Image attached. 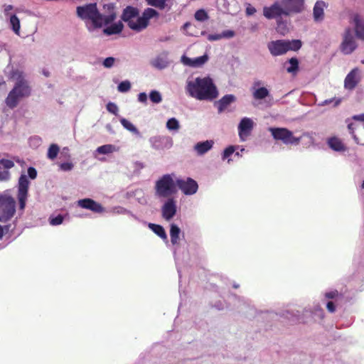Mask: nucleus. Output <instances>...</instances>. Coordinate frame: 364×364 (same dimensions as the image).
Here are the masks:
<instances>
[{
  "instance_id": "obj_1",
  "label": "nucleus",
  "mask_w": 364,
  "mask_h": 364,
  "mask_svg": "<svg viewBox=\"0 0 364 364\" xmlns=\"http://www.w3.org/2000/svg\"><path fill=\"white\" fill-rule=\"evenodd\" d=\"M104 9L107 10V15L101 14L95 3L77 6L76 11L77 16L81 19L90 20L95 28H101L103 24L107 25L114 21L117 16L113 4H105Z\"/></svg>"
},
{
  "instance_id": "obj_2",
  "label": "nucleus",
  "mask_w": 364,
  "mask_h": 364,
  "mask_svg": "<svg viewBox=\"0 0 364 364\" xmlns=\"http://www.w3.org/2000/svg\"><path fill=\"white\" fill-rule=\"evenodd\" d=\"M186 90L190 96L198 100L212 101L218 96V89L209 77H196L188 82Z\"/></svg>"
},
{
  "instance_id": "obj_3",
  "label": "nucleus",
  "mask_w": 364,
  "mask_h": 364,
  "mask_svg": "<svg viewBox=\"0 0 364 364\" xmlns=\"http://www.w3.org/2000/svg\"><path fill=\"white\" fill-rule=\"evenodd\" d=\"M302 42L300 40H277L269 42L267 48L273 56L285 54L289 50L296 51L301 48Z\"/></svg>"
},
{
  "instance_id": "obj_4",
  "label": "nucleus",
  "mask_w": 364,
  "mask_h": 364,
  "mask_svg": "<svg viewBox=\"0 0 364 364\" xmlns=\"http://www.w3.org/2000/svg\"><path fill=\"white\" fill-rule=\"evenodd\" d=\"M176 182L171 174L162 176L155 183V194L159 198H169L176 192Z\"/></svg>"
},
{
  "instance_id": "obj_5",
  "label": "nucleus",
  "mask_w": 364,
  "mask_h": 364,
  "mask_svg": "<svg viewBox=\"0 0 364 364\" xmlns=\"http://www.w3.org/2000/svg\"><path fill=\"white\" fill-rule=\"evenodd\" d=\"M12 77L16 80L14 87L11 90L22 99L27 98L31 95V87L23 76V72L16 70L12 73Z\"/></svg>"
},
{
  "instance_id": "obj_6",
  "label": "nucleus",
  "mask_w": 364,
  "mask_h": 364,
  "mask_svg": "<svg viewBox=\"0 0 364 364\" xmlns=\"http://www.w3.org/2000/svg\"><path fill=\"white\" fill-rule=\"evenodd\" d=\"M159 12L152 8L146 9L141 16H137V18L131 21L129 28L134 31L140 32L145 29L149 23V20L154 17H158Z\"/></svg>"
},
{
  "instance_id": "obj_7",
  "label": "nucleus",
  "mask_w": 364,
  "mask_h": 364,
  "mask_svg": "<svg viewBox=\"0 0 364 364\" xmlns=\"http://www.w3.org/2000/svg\"><path fill=\"white\" fill-rule=\"evenodd\" d=\"M16 212V201L10 196L0 195V221L10 220Z\"/></svg>"
},
{
  "instance_id": "obj_8",
  "label": "nucleus",
  "mask_w": 364,
  "mask_h": 364,
  "mask_svg": "<svg viewBox=\"0 0 364 364\" xmlns=\"http://www.w3.org/2000/svg\"><path fill=\"white\" fill-rule=\"evenodd\" d=\"M269 131L276 140H281L285 144H299L300 138L295 137L293 133L286 128H270Z\"/></svg>"
},
{
  "instance_id": "obj_9",
  "label": "nucleus",
  "mask_w": 364,
  "mask_h": 364,
  "mask_svg": "<svg viewBox=\"0 0 364 364\" xmlns=\"http://www.w3.org/2000/svg\"><path fill=\"white\" fill-rule=\"evenodd\" d=\"M263 15L267 19H276V21L283 16H289L282 2L278 1L274 2L269 6H264L263 8Z\"/></svg>"
},
{
  "instance_id": "obj_10",
  "label": "nucleus",
  "mask_w": 364,
  "mask_h": 364,
  "mask_svg": "<svg viewBox=\"0 0 364 364\" xmlns=\"http://www.w3.org/2000/svg\"><path fill=\"white\" fill-rule=\"evenodd\" d=\"M30 182L27 178V176L24 174H22L18 179V195L17 198L19 203L20 209H24L26 206V203L28 198V191Z\"/></svg>"
},
{
  "instance_id": "obj_11",
  "label": "nucleus",
  "mask_w": 364,
  "mask_h": 364,
  "mask_svg": "<svg viewBox=\"0 0 364 364\" xmlns=\"http://www.w3.org/2000/svg\"><path fill=\"white\" fill-rule=\"evenodd\" d=\"M176 184L185 195H193L198 188V183L189 177L186 179H177Z\"/></svg>"
},
{
  "instance_id": "obj_12",
  "label": "nucleus",
  "mask_w": 364,
  "mask_h": 364,
  "mask_svg": "<svg viewBox=\"0 0 364 364\" xmlns=\"http://www.w3.org/2000/svg\"><path fill=\"white\" fill-rule=\"evenodd\" d=\"M281 2L289 16L301 13L304 9V0H282Z\"/></svg>"
},
{
  "instance_id": "obj_13",
  "label": "nucleus",
  "mask_w": 364,
  "mask_h": 364,
  "mask_svg": "<svg viewBox=\"0 0 364 364\" xmlns=\"http://www.w3.org/2000/svg\"><path fill=\"white\" fill-rule=\"evenodd\" d=\"M176 201L173 198H167L166 201L161 207V214L163 218L168 221L172 219L176 213Z\"/></svg>"
},
{
  "instance_id": "obj_14",
  "label": "nucleus",
  "mask_w": 364,
  "mask_h": 364,
  "mask_svg": "<svg viewBox=\"0 0 364 364\" xmlns=\"http://www.w3.org/2000/svg\"><path fill=\"white\" fill-rule=\"evenodd\" d=\"M253 126L254 122L251 119L245 117L241 119L238 125V133L242 141H245L250 135Z\"/></svg>"
},
{
  "instance_id": "obj_15",
  "label": "nucleus",
  "mask_w": 364,
  "mask_h": 364,
  "mask_svg": "<svg viewBox=\"0 0 364 364\" xmlns=\"http://www.w3.org/2000/svg\"><path fill=\"white\" fill-rule=\"evenodd\" d=\"M360 71L358 68L353 69L346 77L344 87L347 90H353L360 81Z\"/></svg>"
},
{
  "instance_id": "obj_16",
  "label": "nucleus",
  "mask_w": 364,
  "mask_h": 364,
  "mask_svg": "<svg viewBox=\"0 0 364 364\" xmlns=\"http://www.w3.org/2000/svg\"><path fill=\"white\" fill-rule=\"evenodd\" d=\"M77 205L85 209L90 210L96 213L104 212L103 206L91 198H84L77 201Z\"/></svg>"
},
{
  "instance_id": "obj_17",
  "label": "nucleus",
  "mask_w": 364,
  "mask_h": 364,
  "mask_svg": "<svg viewBox=\"0 0 364 364\" xmlns=\"http://www.w3.org/2000/svg\"><path fill=\"white\" fill-rule=\"evenodd\" d=\"M357 45L352 36L350 30H347L341 44V50L344 54H350L356 48Z\"/></svg>"
},
{
  "instance_id": "obj_18",
  "label": "nucleus",
  "mask_w": 364,
  "mask_h": 364,
  "mask_svg": "<svg viewBox=\"0 0 364 364\" xmlns=\"http://www.w3.org/2000/svg\"><path fill=\"white\" fill-rule=\"evenodd\" d=\"M139 11L137 8L128 6L123 10L121 18L129 26L130 22L133 21L139 16Z\"/></svg>"
},
{
  "instance_id": "obj_19",
  "label": "nucleus",
  "mask_w": 364,
  "mask_h": 364,
  "mask_svg": "<svg viewBox=\"0 0 364 364\" xmlns=\"http://www.w3.org/2000/svg\"><path fill=\"white\" fill-rule=\"evenodd\" d=\"M208 60V56L204 55L194 59L190 58L185 55L182 56L181 61L182 63L190 67L197 68L203 65Z\"/></svg>"
},
{
  "instance_id": "obj_20",
  "label": "nucleus",
  "mask_w": 364,
  "mask_h": 364,
  "mask_svg": "<svg viewBox=\"0 0 364 364\" xmlns=\"http://www.w3.org/2000/svg\"><path fill=\"white\" fill-rule=\"evenodd\" d=\"M21 100L23 99L18 97L14 91L10 90L5 99V104L9 109H14L18 105Z\"/></svg>"
},
{
  "instance_id": "obj_21",
  "label": "nucleus",
  "mask_w": 364,
  "mask_h": 364,
  "mask_svg": "<svg viewBox=\"0 0 364 364\" xmlns=\"http://www.w3.org/2000/svg\"><path fill=\"white\" fill-rule=\"evenodd\" d=\"M151 64L154 68L161 70L166 68L168 65L166 53H162L156 56L151 60Z\"/></svg>"
},
{
  "instance_id": "obj_22",
  "label": "nucleus",
  "mask_w": 364,
  "mask_h": 364,
  "mask_svg": "<svg viewBox=\"0 0 364 364\" xmlns=\"http://www.w3.org/2000/svg\"><path fill=\"white\" fill-rule=\"evenodd\" d=\"M236 100V97L233 95H226L223 96L218 102V112H223L228 105L231 103L234 102Z\"/></svg>"
},
{
  "instance_id": "obj_23",
  "label": "nucleus",
  "mask_w": 364,
  "mask_h": 364,
  "mask_svg": "<svg viewBox=\"0 0 364 364\" xmlns=\"http://www.w3.org/2000/svg\"><path fill=\"white\" fill-rule=\"evenodd\" d=\"M328 145L331 149L336 151H345L346 150V146L342 141L336 136L328 139Z\"/></svg>"
},
{
  "instance_id": "obj_24",
  "label": "nucleus",
  "mask_w": 364,
  "mask_h": 364,
  "mask_svg": "<svg viewBox=\"0 0 364 364\" xmlns=\"http://www.w3.org/2000/svg\"><path fill=\"white\" fill-rule=\"evenodd\" d=\"M325 7V3L322 1H318L314 7L313 14L316 21H320L323 20L324 12L323 9Z\"/></svg>"
},
{
  "instance_id": "obj_25",
  "label": "nucleus",
  "mask_w": 364,
  "mask_h": 364,
  "mask_svg": "<svg viewBox=\"0 0 364 364\" xmlns=\"http://www.w3.org/2000/svg\"><path fill=\"white\" fill-rule=\"evenodd\" d=\"M354 21L356 36L364 40V21L358 15H356L354 17Z\"/></svg>"
},
{
  "instance_id": "obj_26",
  "label": "nucleus",
  "mask_w": 364,
  "mask_h": 364,
  "mask_svg": "<svg viewBox=\"0 0 364 364\" xmlns=\"http://www.w3.org/2000/svg\"><path fill=\"white\" fill-rule=\"evenodd\" d=\"M213 141L207 140L203 142L197 143L194 149L199 155H203L208 152L213 147Z\"/></svg>"
},
{
  "instance_id": "obj_27",
  "label": "nucleus",
  "mask_w": 364,
  "mask_h": 364,
  "mask_svg": "<svg viewBox=\"0 0 364 364\" xmlns=\"http://www.w3.org/2000/svg\"><path fill=\"white\" fill-rule=\"evenodd\" d=\"M124 28L123 23L119 21L116 23H113L111 26L104 29V33L107 35H113L119 33Z\"/></svg>"
},
{
  "instance_id": "obj_28",
  "label": "nucleus",
  "mask_w": 364,
  "mask_h": 364,
  "mask_svg": "<svg viewBox=\"0 0 364 364\" xmlns=\"http://www.w3.org/2000/svg\"><path fill=\"white\" fill-rule=\"evenodd\" d=\"M149 228L161 239L167 240V235L166 231L161 225L154 223H149Z\"/></svg>"
},
{
  "instance_id": "obj_29",
  "label": "nucleus",
  "mask_w": 364,
  "mask_h": 364,
  "mask_svg": "<svg viewBox=\"0 0 364 364\" xmlns=\"http://www.w3.org/2000/svg\"><path fill=\"white\" fill-rule=\"evenodd\" d=\"M289 65L287 68V73L296 75L299 71V60L296 58H291L288 60Z\"/></svg>"
},
{
  "instance_id": "obj_30",
  "label": "nucleus",
  "mask_w": 364,
  "mask_h": 364,
  "mask_svg": "<svg viewBox=\"0 0 364 364\" xmlns=\"http://www.w3.org/2000/svg\"><path fill=\"white\" fill-rule=\"evenodd\" d=\"M180 232H181V230L176 225H175V224L171 225L170 237H171V242L173 245H176L178 243Z\"/></svg>"
},
{
  "instance_id": "obj_31",
  "label": "nucleus",
  "mask_w": 364,
  "mask_h": 364,
  "mask_svg": "<svg viewBox=\"0 0 364 364\" xmlns=\"http://www.w3.org/2000/svg\"><path fill=\"white\" fill-rule=\"evenodd\" d=\"M252 96L257 100H262L269 96V92L266 87H262L256 89L252 92Z\"/></svg>"
},
{
  "instance_id": "obj_32",
  "label": "nucleus",
  "mask_w": 364,
  "mask_h": 364,
  "mask_svg": "<svg viewBox=\"0 0 364 364\" xmlns=\"http://www.w3.org/2000/svg\"><path fill=\"white\" fill-rule=\"evenodd\" d=\"M276 21H277L276 30H277V33H279V34H281L282 36L286 35L289 31V28L287 26V22L286 21H284L283 18H281L277 20Z\"/></svg>"
},
{
  "instance_id": "obj_33",
  "label": "nucleus",
  "mask_w": 364,
  "mask_h": 364,
  "mask_svg": "<svg viewBox=\"0 0 364 364\" xmlns=\"http://www.w3.org/2000/svg\"><path fill=\"white\" fill-rule=\"evenodd\" d=\"M59 151V146L55 144H52L48 148L47 157L51 160L55 159L57 157Z\"/></svg>"
},
{
  "instance_id": "obj_34",
  "label": "nucleus",
  "mask_w": 364,
  "mask_h": 364,
  "mask_svg": "<svg viewBox=\"0 0 364 364\" xmlns=\"http://www.w3.org/2000/svg\"><path fill=\"white\" fill-rule=\"evenodd\" d=\"M146 1L148 5L162 10L166 8L168 0H146Z\"/></svg>"
},
{
  "instance_id": "obj_35",
  "label": "nucleus",
  "mask_w": 364,
  "mask_h": 364,
  "mask_svg": "<svg viewBox=\"0 0 364 364\" xmlns=\"http://www.w3.org/2000/svg\"><path fill=\"white\" fill-rule=\"evenodd\" d=\"M10 23L11 25L12 30L15 33L18 34L20 30V21L15 14L11 16Z\"/></svg>"
},
{
  "instance_id": "obj_36",
  "label": "nucleus",
  "mask_w": 364,
  "mask_h": 364,
  "mask_svg": "<svg viewBox=\"0 0 364 364\" xmlns=\"http://www.w3.org/2000/svg\"><path fill=\"white\" fill-rule=\"evenodd\" d=\"M120 122L122 125L127 129V130L130 131L131 132L134 134H138L139 131L138 129L127 119L124 118H122L120 119Z\"/></svg>"
},
{
  "instance_id": "obj_37",
  "label": "nucleus",
  "mask_w": 364,
  "mask_h": 364,
  "mask_svg": "<svg viewBox=\"0 0 364 364\" xmlns=\"http://www.w3.org/2000/svg\"><path fill=\"white\" fill-rule=\"evenodd\" d=\"M115 150V148L113 145L112 144H105V145H102L101 146H99L97 149V151L99 153V154H110V153H112Z\"/></svg>"
},
{
  "instance_id": "obj_38",
  "label": "nucleus",
  "mask_w": 364,
  "mask_h": 364,
  "mask_svg": "<svg viewBox=\"0 0 364 364\" xmlns=\"http://www.w3.org/2000/svg\"><path fill=\"white\" fill-rule=\"evenodd\" d=\"M166 127L169 130H178L180 128V125L178 121L173 117L167 121Z\"/></svg>"
},
{
  "instance_id": "obj_39",
  "label": "nucleus",
  "mask_w": 364,
  "mask_h": 364,
  "mask_svg": "<svg viewBox=\"0 0 364 364\" xmlns=\"http://www.w3.org/2000/svg\"><path fill=\"white\" fill-rule=\"evenodd\" d=\"M194 17L198 21H204L208 18V15L204 9H199L195 13Z\"/></svg>"
},
{
  "instance_id": "obj_40",
  "label": "nucleus",
  "mask_w": 364,
  "mask_h": 364,
  "mask_svg": "<svg viewBox=\"0 0 364 364\" xmlns=\"http://www.w3.org/2000/svg\"><path fill=\"white\" fill-rule=\"evenodd\" d=\"M150 100L154 103H159L162 101V97L159 92L152 90L149 94Z\"/></svg>"
},
{
  "instance_id": "obj_41",
  "label": "nucleus",
  "mask_w": 364,
  "mask_h": 364,
  "mask_svg": "<svg viewBox=\"0 0 364 364\" xmlns=\"http://www.w3.org/2000/svg\"><path fill=\"white\" fill-rule=\"evenodd\" d=\"M117 89L120 92H128L131 89V83L128 80L122 81L119 84Z\"/></svg>"
},
{
  "instance_id": "obj_42",
  "label": "nucleus",
  "mask_w": 364,
  "mask_h": 364,
  "mask_svg": "<svg viewBox=\"0 0 364 364\" xmlns=\"http://www.w3.org/2000/svg\"><path fill=\"white\" fill-rule=\"evenodd\" d=\"M64 218L61 215H58L55 217H50L49 222L51 225H58L63 223Z\"/></svg>"
},
{
  "instance_id": "obj_43",
  "label": "nucleus",
  "mask_w": 364,
  "mask_h": 364,
  "mask_svg": "<svg viewBox=\"0 0 364 364\" xmlns=\"http://www.w3.org/2000/svg\"><path fill=\"white\" fill-rule=\"evenodd\" d=\"M235 151L234 146H229L227 147L223 153L222 159L225 160L228 159Z\"/></svg>"
},
{
  "instance_id": "obj_44",
  "label": "nucleus",
  "mask_w": 364,
  "mask_h": 364,
  "mask_svg": "<svg viewBox=\"0 0 364 364\" xmlns=\"http://www.w3.org/2000/svg\"><path fill=\"white\" fill-rule=\"evenodd\" d=\"M106 107L109 112H110L114 115L118 114L119 109H118L117 106L114 103L109 102V103H107Z\"/></svg>"
},
{
  "instance_id": "obj_45",
  "label": "nucleus",
  "mask_w": 364,
  "mask_h": 364,
  "mask_svg": "<svg viewBox=\"0 0 364 364\" xmlns=\"http://www.w3.org/2000/svg\"><path fill=\"white\" fill-rule=\"evenodd\" d=\"M0 165H1L4 168H6L9 171V168H12L14 166V163L9 159H1Z\"/></svg>"
},
{
  "instance_id": "obj_46",
  "label": "nucleus",
  "mask_w": 364,
  "mask_h": 364,
  "mask_svg": "<svg viewBox=\"0 0 364 364\" xmlns=\"http://www.w3.org/2000/svg\"><path fill=\"white\" fill-rule=\"evenodd\" d=\"M9 176L10 174L9 171L0 165V180H8Z\"/></svg>"
},
{
  "instance_id": "obj_47",
  "label": "nucleus",
  "mask_w": 364,
  "mask_h": 364,
  "mask_svg": "<svg viewBox=\"0 0 364 364\" xmlns=\"http://www.w3.org/2000/svg\"><path fill=\"white\" fill-rule=\"evenodd\" d=\"M60 169L62 171H71L73 169V164L72 163H70V162L62 163L60 165Z\"/></svg>"
},
{
  "instance_id": "obj_48",
  "label": "nucleus",
  "mask_w": 364,
  "mask_h": 364,
  "mask_svg": "<svg viewBox=\"0 0 364 364\" xmlns=\"http://www.w3.org/2000/svg\"><path fill=\"white\" fill-rule=\"evenodd\" d=\"M355 127H356V124H353V123H349L348 124V129L349 131V132L350 133V134L353 136L354 140L358 143V137L356 136V135L354 134V130L355 129Z\"/></svg>"
},
{
  "instance_id": "obj_49",
  "label": "nucleus",
  "mask_w": 364,
  "mask_h": 364,
  "mask_svg": "<svg viewBox=\"0 0 364 364\" xmlns=\"http://www.w3.org/2000/svg\"><path fill=\"white\" fill-rule=\"evenodd\" d=\"M114 63V58L112 57H108L105 59L103 62V65L105 68H111Z\"/></svg>"
},
{
  "instance_id": "obj_50",
  "label": "nucleus",
  "mask_w": 364,
  "mask_h": 364,
  "mask_svg": "<svg viewBox=\"0 0 364 364\" xmlns=\"http://www.w3.org/2000/svg\"><path fill=\"white\" fill-rule=\"evenodd\" d=\"M10 227H11L10 225H4V226L0 225V239H1L4 235H6L9 232V231L10 230Z\"/></svg>"
},
{
  "instance_id": "obj_51",
  "label": "nucleus",
  "mask_w": 364,
  "mask_h": 364,
  "mask_svg": "<svg viewBox=\"0 0 364 364\" xmlns=\"http://www.w3.org/2000/svg\"><path fill=\"white\" fill-rule=\"evenodd\" d=\"M28 175L31 179H35L37 176V171L35 168L29 167L28 168Z\"/></svg>"
},
{
  "instance_id": "obj_52",
  "label": "nucleus",
  "mask_w": 364,
  "mask_h": 364,
  "mask_svg": "<svg viewBox=\"0 0 364 364\" xmlns=\"http://www.w3.org/2000/svg\"><path fill=\"white\" fill-rule=\"evenodd\" d=\"M245 13L247 16H252L256 13V9L251 4H248L245 9Z\"/></svg>"
},
{
  "instance_id": "obj_53",
  "label": "nucleus",
  "mask_w": 364,
  "mask_h": 364,
  "mask_svg": "<svg viewBox=\"0 0 364 364\" xmlns=\"http://www.w3.org/2000/svg\"><path fill=\"white\" fill-rule=\"evenodd\" d=\"M138 100L141 102L146 103L147 101V95L145 92H141L138 95Z\"/></svg>"
},
{
  "instance_id": "obj_54",
  "label": "nucleus",
  "mask_w": 364,
  "mask_h": 364,
  "mask_svg": "<svg viewBox=\"0 0 364 364\" xmlns=\"http://www.w3.org/2000/svg\"><path fill=\"white\" fill-rule=\"evenodd\" d=\"M235 35V33L234 31H230V30H228V31H224L221 36H222V38H232Z\"/></svg>"
},
{
  "instance_id": "obj_55",
  "label": "nucleus",
  "mask_w": 364,
  "mask_h": 364,
  "mask_svg": "<svg viewBox=\"0 0 364 364\" xmlns=\"http://www.w3.org/2000/svg\"><path fill=\"white\" fill-rule=\"evenodd\" d=\"M326 308L328 310V311L333 313L336 310L335 304L333 301H328L326 305Z\"/></svg>"
},
{
  "instance_id": "obj_56",
  "label": "nucleus",
  "mask_w": 364,
  "mask_h": 364,
  "mask_svg": "<svg viewBox=\"0 0 364 364\" xmlns=\"http://www.w3.org/2000/svg\"><path fill=\"white\" fill-rule=\"evenodd\" d=\"M337 294H338V291H330V292L326 293L325 296L328 299H333L337 296Z\"/></svg>"
},
{
  "instance_id": "obj_57",
  "label": "nucleus",
  "mask_w": 364,
  "mask_h": 364,
  "mask_svg": "<svg viewBox=\"0 0 364 364\" xmlns=\"http://www.w3.org/2000/svg\"><path fill=\"white\" fill-rule=\"evenodd\" d=\"M353 119L356 121L364 122V113L361 114L354 115Z\"/></svg>"
},
{
  "instance_id": "obj_58",
  "label": "nucleus",
  "mask_w": 364,
  "mask_h": 364,
  "mask_svg": "<svg viewBox=\"0 0 364 364\" xmlns=\"http://www.w3.org/2000/svg\"><path fill=\"white\" fill-rule=\"evenodd\" d=\"M222 38V36L218 34V35H209L208 36V40L210 41H217V40H219Z\"/></svg>"
},
{
  "instance_id": "obj_59",
  "label": "nucleus",
  "mask_w": 364,
  "mask_h": 364,
  "mask_svg": "<svg viewBox=\"0 0 364 364\" xmlns=\"http://www.w3.org/2000/svg\"><path fill=\"white\" fill-rule=\"evenodd\" d=\"M13 9V6L11 5H7L5 6L4 12L5 14H7L9 11Z\"/></svg>"
},
{
  "instance_id": "obj_60",
  "label": "nucleus",
  "mask_w": 364,
  "mask_h": 364,
  "mask_svg": "<svg viewBox=\"0 0 364 364\" xmlns=\"http://www.w3.org/2000/svg\"><path fill=\"white\" fill-rule=\"evenodd\" d=\"M261 84L260 81H257L254 82V87L259 86Z\"/></svg>"
},
{
  "instance_id": "obj_61",
  "label": "nucleus",
  "mask_w": 364,
  "mask_h": 364,
  "mask_svg": "<svg viewBox=\"0 0 364 364\" xmlns=\"http://www.w3.org/2000/svg\"><path fill=\"white\" fill-rule=\"evenodd\" d=\"M43 73H44V75H45L46 76H47V77H48V76H49L48 73H47V72H44Z\"/></svg>"
},
{
  "instance_id": "obj_62",
  "label": "nucleus",
  "mask_w": 364,
  "mask_h": 364,
  "mask_svg": "<svg viewBox=\"0 0 364 364\" xmlns=\"http://www.w3.org/2000/svg\"><path fill=\"white\" fill-rule=\"evenodd\" d=\"M4 83H5L4 81L0 82V85H2V84H4Z\"/></svg>"
},
{
  "instance_id": "obj_63",
  "label": "nucleus",
  "mask_w": 364,
  "mask_h": 364,
  "mask_svg": "<svg viewBox=\"0 0 364 364\" xmlns=\"http://www.w3.org/2000/svg\"><path fill=\"white\" fill-rule=\"evenodd\" d=\"M362 188H364V181L362 183Z\"/></svg>"
}]
</instances>
